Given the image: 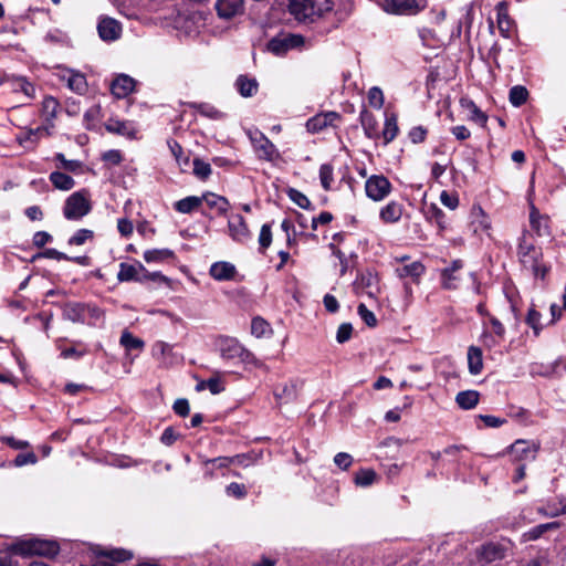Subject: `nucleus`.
Masks as SVG:
<instances>
[{"mask_svg": "<svg viewBox=\"0 0 566 566\" xmlns=\"http://www.w3.org/2000/svg\"><path fill=\"white\" fill-rule=\"evenodd\" d=\"M332 0H290L289 9L298 21H314L332 10Z\"/></svg>", "mask_w": 566, "mask_h": 566, "instance_id": "nucleus-1", "label": "nucleus"}, {"mask_svg": "<svg viewBox=\"0 0 566 566\" xmlns=\"http://www.w3.org/2000/svg\"><path fill=\"white\" fill-rule=\"evenodd\" d=\"M218 347L221 357L226 360L238 359L245 365H260L254 354L247 349L237 338L221 336L218 339Z\"/></svg>", "mask_w": 566, "mask_h": 566, "instance_id": "nucleus-2", "label": "nucleus"}, {"mask_svg": "<svg viewBox=\"0 0 566 566\" xmlns=\"http://www.w3.org/2000/svg\"><path fill=\"white\" fill-rule=\"evenodd\" d=\"M517 253L524 269L532 271L536 277H545L547 269L539 263L542 251L525 234L520 241Z\"/></svg>", "mask_w": 566, "mask_h": 566, "instance_id": "nucleus-3", "label": "nucleus"}, {"mask_svg": "<svg viewBox=\"0 0 566 566\" xmlns=\"http://www.w3.org/2000/svg\"><path fill=\"white\" fill-rule=\"evenodd\" d=\"M12 549L15 554L22 556L39 555L44 557H53L59 553L60 546L54 541L30 538L15 543L12 546Z\"/></svg>", "mask_w": 566, "mask_h": 566, "instance_id": "nucleus-4", "label": "nucleus"}, {"mask_svg": "<svg viewBox=\"0 0 566 566\" xmlns=\"http://www.w3.org/2000/svg\"><path fill=\"white\" fill-rule=\"evenodd\" d=\"M92 209L90 192L86 189L73 192L63 207V214L67 220H80Z\"/></svg>", "mask_w": 566, "mask_h": 566, "instance_id": "nucleus-5", "label": "nucleus"}, {"mask_svg": "<svg viewBox=\"0 0 566 566\" xmlns=\"http://www.w3.org/2000/svg\"><path fill=\"white\" fill-rule=\"evenodd\" d=\"M427 7L426 0H384L386 12L398 15H415Z\"/></svg>", "mask_w": 566, "mask_h": 566, "instance_id": "nucleus-6", "label": "nucleus"}, {"mask_svg": "<svg viewBox=\"0 0 566 566\" xmlns=\"http://www.w3.org/2000/svg\"><path fill=\"white\" fill-rule=\"evenodd\" d=\"M365 191L371 200L381 201L390 193L391 184L382 175H373L366 180Z\"/></svg>", "mask_w": 566, "mask_h": 566, "instance_id": "nucleus-7", "label": "nucleus"}, {"mask_svg": "<svg viewBox=\"0 0 566 566\" xmlns=\"http://www.w3.org/2000/svg\"><path fill=\"white\" fill-rule=\"evenodd\" d=\"M250 139L258 157L263 160L272 161L279 157L275 145L261 132L250 134Z\"/></svg>", "mask_w": 566, "mask_h": 566, "instance_id": "nucleus-8", "label": "nucleus"}, {"mask_svg": "<svg viewBox=\"0 0 566 566\" xmlns=\"http://www.w3.org/2000/svg\"><path fill=\"white\" fill-rule=\"evenodd\" d=\"M304 44V38L300 34H282L273 38L268 44L269 51L275 55H282L289 50L300 48Z\"/></svg>", "mask_w": 566, "mask_h": 566, "instance_id": "nucleus-9", "label": "nucleus"}, {"mask_svg": "<svg viewBox=\"0 0 566 566\" xmlns=\"http://www.w3.org/2000/svg\"><path fill=\"white\" fill-rule=\"evenodd\" d=\"M229 235L232 240L244 243L251 238V232L241 214H232L228 220Z\"/></svg>", "mask_w": 566, "mask_h": 566, "instance_id": "nucleus-10", "label": "nucleus"}, {"mask_svg": "<svg viewBox=\"0 0 566 566\" xmlns=\"http://www.w3.org/2000/svg\"><path fill=\"white\" fill-rule=\"evenodd\" d=\"M539 446L535 442L516 440L510 447V452L517 461H533L536 458Z\"/></svg>", "mask_w": 566, "mask_h": 566, "instance_id": "nucleus-11", "label": "nucleus"}, {"mask_svg": "<svg viewBox=\"0 0 566 566\" xmlns=\"http://www.w3.org/2000/svg\"><path fill=\"white\" fill-rule=\"evenodd\" d=\"M355 287L360 294L376 298L379 293L377 275L369 271L361 273L355 281Z\"/></svg>", "mask_w": 566, "mask_h": 566, "instance_id": "nucleus-12", "label": "nucleus"}, {"mask_svg": "<svg viewBox=\"0 0 566 566\" xmlns=\"http://www.w3.org/2000/svg\"><path fill=\"white\" fill-rule=\"evenodd\" d=\"M504 548L495 543H488L476 549V557L481 566H485L495 560L504 558Z\"/></svg>", "mask_w": 566, "mask_h": 566, "instance_id": "nucleus-13", "label": "nucleus"}, {"mask_svg": "<svg viewBox=\"0 0 566 566\" xmlns=\"http://www.w3.org/2000/svg\"><path fill=\"white\" fill-rule=\"evenodd\" d=\"M135 80L126 74L117 75L111 83V92L116 98H125L135 88Z\"/></svg>", "mask_w": 566, "mask_h": 566, "instance_id": "nucleus-14", "label": "nucleus"}, {"mask_svg": "<svg viewBox=\"0 0 566 566\" xmlns=\"http://www.w3.org/2000/svg\"><path fill=\"white\" fill-rule=\"evenodd\" d=\"M97 31L102 40L115 41L120 36L122 27L113 18H104L97 24Z\"/></svg>", "mask_w": 566, "mask_h": 566, "instance_id": "nucleus-15", "label": "nucleus"}, {"mask_svg": "<svg viewBox=\"0 0 566 566\" xmlns=\"http://www.w3.org/2000/svg\"><path fill=\"white\" fill-rule=\"evenodd\" d=\"M463 268L462 260L452 261L449 268L441 271V284L446 290H455L460 281L458 272Z\"/></svg>", "mask_w": 566, "mask_h": 566, "instance_id": "nucleus-16", "label": "nucleus"}, {"mask_svg": "<svg viewBox=\"0 0 566 566\" xmlns=\"http://www.w3.org/2000/svg\"><path fill=\"white\" fill-rule=\"evenodd\" d=\"M338 118L339 115L335 112L317 114L306 122V129L307 132L313 134L318 133L326 128L327 126L333 125L334 122Z\"/></svg>", "mask_w": 566, "mask_h": 566, "instance_id": "nucleus-17", "label": "nucleus"}, {"mask_svg": "<svg viewBox=\"0 0 566 566\" xmlns=\"http://www.w3.org/2000/svg\"><path fill=\"white\" fill-rule=\"evenodd\" d=\"M142 271H145V266L140 262H137L136 264H129V263L123 262L119 264L117 280L119 282H128V281L144 282V277H142Z\"/></svg>", "mask_w": 566, "mask_h": 566, "instance_id": "nucleus-18", "label": "nucleus"}, {"mask_svg": "<svg viewBox=\"0 0 566 566\" xmlns=\"http://www.w3.org/2000/svg\"><path fill=\"white\" fill-rule=\"evenodd\" d=\"M216 10L220 18L231 19L243 11V0H217Z\"/></svg>", "mask_w": 566, "mask_h": 566, "instance_id": "nucleus-19", "label": "nucleus"}, {"mask_svg": "<svg viewBox=\"0 0 566 566\" xmlns=\"http://www.w3.org/2000/svg\"><path fill=\"white\" fill-rule=\"evenodd\" d=\"M209 273L217 281H230L234 279L237 269L230 262L220 261L210 266Z\"/></svg>", "mask_w": 566, "mask_h": 566, "instance_id": "nucleus-20", "label": "nucleus"}, {"mask_svg": "<svg viewBox=\"0 0 566 566\" xmlns=\"http://www.w3.org/2000/svg\"><path fill=\"white\" fill-rule=\"evenodd\" d=\"M202 202H206L210 209L216 210L219 216H226L230 208V202L226 197L213 192L203 193Z\"/></svg>", "mask_w": 566, "mask_h": 566, "instance_id": "nucleus-21", "label": "nucleus"}, {"mask_svg": "<svg viewBox=\"0 0 566 566\" xmlns=\"http://www.w3.org/2000/svg\"><path fill=\"white\" fill-rule=\"evenodd\" d=\"M496 20L497 28L502 36L510 38L512 31V21L507 13V6L505 2L496 4Z\"/></svg>", "mask_w": 566, "mask_h": 566, "instance_id": "nucleus-22", "label": "nucleus"}, {"mask_svg": "<svg viewBox=\"0 0 566 566\" xmlns=\"http://www.w3.org/2000/svg\"><path fill=\"white\" fill-rule=\"evenodd\" d=\"M530 223L532 230L538 235L544 237L549 234L548 218L542 216L535 207H532L530 212Z\"/></svg>", "mask_w": 566, "mask_h": 566, "instance_id": "nucleus-23", "label": "nucleus"}, {"mask_svg": "<svg viewBox=\"0 0 566 566\" xmlns=\"http://www.w3.org/2000/svg\"><path fill=\"white\" fill-rule=\"evenodd\" d=\"M360 123L364 133L368 138L378 139L380 137V133L378 130V122L370 112L365 109L360 113Z\"/></svg>", "mask_w": 566, "mask_h": 566, "instance_id": "nucleus-24", "label": "nucleus"}, {"mask_svg": "<svg viewBox=\"0 0 566 566\" xmlns=\"http://www.w3.org/2000/svg\"><path fill=\"white\" fill-rule=\"evenodd\" d=\"M85 303L71 302L63 308L64 318L73 323H85Z\"/></svg>", "mask_w": 566, "mask_h": 566, "instance_id": "nucleus-25", "label": "nucleus"}, {"mask_svg": "<svg viewBox=\"0 0 566 566\" xmlns=\"http://www.w3.org/2000/svg\"><path fill=\"white\" fill-rule=\"evenodd\" d=\"M298 388L296 382L291 381L274 390V397L280 403H287L297 399Z\"/></svg>", "mask_w": 566, "mask_h": 566, "instance_id": "nucleus-26", "label": "nucleus"}, {"mask_svg": "<svg viewBox=\"0 0 566 566\" xmlns=\"http://www.w3.org/2000/svg\"><path fill=\"white\" fill-rule=\"evenodd\" d=\"M460 104L469 111V119L484 127L488 122V115L482 112L476 104L469 98H461Z\"/></svg>", "mask_w": 566, "mask_h": 566, "instance_id": "nucleus-27", "label": "nucleus"}, {"mask_svg": "<svg viewBox=\"0 0 566 566\" xmlns=\"http://www.w3.org/2000/svg\"><path fill=\"white\" fill-rule=\"evenodd\" d=\"M402 216V206L396 201H390L380 209L379 217L386 223H395Z\"/></svg>", "mask_w": 566, "mask_h": 566, "instance_id": "nucleus-28", "label": "nucleus"}, {"mask_svg": "<svg viewBox=\"0 0 566 566\" xmlns=\"http://www.w3.org/2000/svg\"><path fill=\"white\" fill-rule=\"evenodd\" d=\"M168 147L176 159V163L182 172L190 168V157L185 154L181 145L176 140H168Z\"/></svg>", "mask_w": 566, "mask_h": 566, "instance_id": "nucleus-29", "label": "nucleus"}, {"mask_svg": "<svg viewBox=\"0 0 566 566\" xmlns=\"http://www.w3.org/2000/svg\"><path fill=\"white\" fill-rule=\"evenodd\" d=\"M480 400V394L476 390L460 391L455 396V402L463 410L473 409Z\"/></svg>", "mask_w": 566, "mask_h": 566, "instance_id": "nucleus-30", "label": "nucleus"}, {"mask_svg": "<svg viewBox=\"0 0 566 566\" xmlns=\"http://www.w3.org/2000/svg\"><path fill=\"white\" fill-rule=\"evenodd\" d=\"M172 348V345L158 340L153 345L151 353L155 358L161 360L164 364H171L174 360Z\"/></svg>", "mask_w": 566, "mask_h": 566, "instance_id": "nucleus-31", "label": "nucleus"}, {"mask_svg": "<svg viewBox=\"0 0 566 566\" xmlns=\"http://www.w3.org/2000/svg\"><path fill=\"white\" fill-rule=\"evenodd\" d=\"M468 368L471 375H478L483 369L482 350L476 346H470L468 349Z\"/></svg>", "mask_w": 566, "mask_h": 566, "instance_id": "nucleus-32", "label": "nucleus"}, {"mask_svg": "<svg viewBox=\"0 0 566 566\" xmlns=\"http://www.w3.org/2000/svg\"><path fill=\"white\" fill-rule=\"evenodd\" d=\"M559 526L560 525L558 522H549V523L539 524V525L532 527L527 532H525L522 535V538L524 542L536 541V539L541 538L546 532L552 531V530H557Z\"/></svg>", "mask_w": 566, "mask_h": 566, "instance_id": "nucleus-33", "label": "nucleus"}, {"mask_svg": "<svg viewBox=\"0 0 566 566\" xmlns=\"http://www.w3.org/2000/svg\"><path fill=\"white\" fill-rule=\"evenodd\" d=\"M258 82L255 78H250L245 75H240L235 81V87L241 96L251 97L258 91Z\"/></svg>", "mask_w": 566, "mask_h": 566, "instance_id": "nucleus-34", "label": "nucleus"}, {"mask_svg": "<svg viewBox=\"0 0 566 566\" xmlns=\"http://www.w3.org/2000/svg\"><path fill=\"white\" fill-rule=\"evenodd\" d=\"M202 205V196H188L184 199H180L174 203V208L176 211L180 213H191L192 211L199 209Z\"/></svg>", "mask_w": 566, "mask_h": 566, "instance_id": "nucleus-35", "label": "nucleus"}, {"mask_svg": "<svg viewBox=\"0 0 566 566\" xmlns=\"http://www.w3.org/2000/svg\"><path fill=\"white\" fill-rule=\"evenodd\" d=\"M396 273L401 279L411 277L413 280H418L424 273V266L422 263L415 261L397 268Z\"/></svg>", "mask_w": 566, "mask_h": 566, "instance_id": "nucleus-36", "label": "nucleus"}, {"mask_svg": "<svg viewBox=\"0 0 566 566\" xmlns=\"http://www.w3.org/2000/svg\"><path fill=\"white\" fill-rule=\"evenodd\" d=\"M398 132L397 116L395 114L387 115L384 129L380 134L384 139V145L391 143L396 138Z\"/></svg>", "mask_w": 566, "mask_h": 566, "instance_id": "nucleus-37", "label": "nucleus"}, {"mask_svg": "<svg viewBox=\"0 0 566 566\" xmlns=\"http://www.w3.org/2000/svg\"><path fill=\"white\" fill-rule=\"evenodd\" d=\"M49 179L59 190L67 191L71 190L75 185V181L71 176L61 171L51 172Z\"/></svg>", "mask_w": 566, "mask_h": 566, "instance_id": "nucleus-38", "label": "nucleus"}, {"mask_svg": "<svg viewBox=\"0 0 566 566\" xmlns=\"http://www.w3.org/2000/svg\"><path fill=\"white\" fill-rule=\"evenodd\" d=\"M60 108L59 101L53 96H45L42 102V116L45 122H53Z\"/></svg>", "mask_w": 566, "mask_h": 566, "instance_id": "nucleus-39", "label": "nucleus"}, {"mask_svg": "<svg viewBox=\"0 0 566 566\" xmlns=\"http://www.w3.org/2000/svg\"><path fill=\"white\" fill-rule=\"evenodd\" d=\"M174 258V252L169 249H153L144 252V260L147 263L164 262Z\"/></svg>", "mask_w": 566, "mask_h": 566, "instance_id": "nucleus-40", "label": "nucleus"}, {"mask_svg": "<svg viewBox=\"0 0 566 566\" xmlns=\"http://www.w3.org/2000/svg\"><path fill=\"white\" fill-rule=\"evenodd\" d=\"M67 86L77 94H83L87 90V82L83 74L71 72L67 77Z\"/></svg>", "mask_w": 566, "mask_h": 566, "instance_id": "nucleus-41", "label": "nucleus"}, {"mask_svg": "<svg viewBox=\"0 0 566 566\" xmlns=\"http://www.w3.org/2000/svg\"><path fill=\"white\" fill-rule=\"evenodd\" d=\"M104 321L103 311L93 304L85 305V323L91 326H96Z\"/></svg>", "mask_w": 566, "mask_h": 566, "instance_id": "nucleus-42", "label": "nucleus"}, {"mask_svg": "<svg viewBox=\"0 0 566 566\" xmlns=\"http://www.w3.org/2000/svg\"><path fill=\"white\" fill-rule=\"evenodd\" d=\"M528 97L527 90L522 85H515L510 90L509 99L515 107L522 106Z\"/></svg>", "mask_w": 566, "mask_h": 566, "instance_id": "nucleus-43", "label": "nucleus"}, {"mask_svg": "<svg viewBox=\"0 0 566 566\" xmlns=\"http://www.w3.org/2000/svg\"><path fill=\"white\" fill-rule=\"evenodd\" d=\"M377 478V474L371 469H360L356 474L354 482L357 486L366 488L371 485Z\"/></svg>", "mask_w": 566, "mask_h": 566, "instance_id": "nucleus-44", "label": "nucleus"}, {"mask_svg": "<svg viewBox=\"0 0 566 566\" xmlns=\"http://www.w3.org/2000/svg\"><path fill=\"white\" fill-rule=\"evenodd\" d=\"M13 88L17 92H22L28 98L35 97V87L25 77L13 78Z\"/></svg>", "mask_w": 566, "mask_h": 566, "instance_id": "nucleus-45", "label": "nucleus"}, {"mask_svg": "<svg viewBox=\"0 0 566 566\" xmlns=\"http://www.w3.org/2000/svg\"><path fill=\"white\" fill-rule=\"evenodd\" d=\"M119 343L122 346H124L128 350H133V349L142 350L145 345L140 338L135 337L132 333H129L127 331L123 332Z\"/></svg>", "mask_w": 566, "mask_h": 566, "instance_id": "nucleus-46", "label": "nucleus"}, {"mask_svg": "<svg viewBox=\"0 0 566 566\" xmlns=\"http://www.w3.org/2000/svg\"><path fill=\"white\" fill-rule=\"evenodd\" d=\"M211 166L209 163L200 159V158H195L193 161H192V172L193 175L201 179V180H206L210 175H211Z\"/></svg>", "mask_w": 566, "mask_h": 566, "instance_id": "nucleus-47", "label": "nucleus"}, {"mask_svg": "<svg viewBox=\"0 0 566 566\" xmlns=\"http://www.w3.org/2000/svg\"><path fill=\"white\" fill-rule=\"evenodd\" d=\"M101 556L111 558L113 562H125L133 558V553L123 548H115L99 553Z\"/></svg>", "mask_w": 566, "mask_h": 566, "instance_id": "nucleus-48", "label": "nucleus"}, {"mask_svg": "<svg viewBox=\"0 0 566 566\" xmlns=\"http://www.w3.org/2000/svg\"><path fill=\"white\" fill-rule=\"evenodd\" d=\"M333 172H334L333 166L329 164H323L319 168V179H321L322 187L325 190H329L332 187V182L334 180Z\"/></svg>", "mask_w": 566, "mask_h": 566, "instance_id": "nucleus-49", "label": "nucleus"}, {"mask_svg": "<svg viewBox=\"0 0 566 566\" xmlns=\"http://www.w3.org/2000/svg\"><path fill=\"white\" fill-rule=\"evenodd\" d=\"M268 332H270V325L269 323L261 318V317H254L251 322V333L255 337L260 338L263 337Z\"/></svg>", "mask_w": 566, "mask_h": 566, "instance_id": "nucleus-50", "label": "nucleus"}, {"mask_svg": "<svg viewBox=\"0 0 566 566\" xmlns=\"http://www.w3.org/2000/svg\"><path fill=\"white\" fill-rule=\"evenodd\" d=\"M193 107L199 114L212 119H220L223 116L219 109L206 103L196 104Z\"/></svg>", "mask_w": 566, "mask_h": 566, "instance_id": "nucleus-51", "label": "nucleus"}, {"mask_svg": "<svg viewBox=\"0 0 566 566\" xmlns=\"http://www.w3.org/2000/svg\"><path fill=\"white\" fill-rule=\"evenodd\" d=\"M93 238V231L88 229L77 230L67 241L70 245H82Z\"/></svg>", "mask_w": 566, "mask_h": 566, "instance_id": "nucleus-52", "label": "nucleus"}, {"mask_svg": "<svg viewBox=\"0 0 566 566\" xmlns=\"http://www.w3.org/2000/svg\"><path fill=\"white\" fill-rule=\"evenodd\" d=\"M541 317H542V315L539 312H537L534 308H530L527 316H526V323H527V325H530L533 328L535 336H538L539 332L543 328V326L539 323Z\"/></svg>", "mask_w": 566, "mask_h": 566, "instance_id": "nucleus-53", "label": "nucleus"}, {"mask_svg": "<svg viewBox=\"0 0 566 566\" xmlns=\"http://www.w3.org/2000/svg\"><path fill=\"white\" fill-rule=\"evenodd\" d=\"M289 198L295 205H297L298 207H301L303 209H311L312 208V203H311L310 199L304 193H302L301 191H298L296 189H290Z\"/></svg>", "mask_w": 566, "mask_h": 566, "instance_id": "nucleus-54", "label": "nucleus"}, {"mask_svg": "<svg viewBox=\"0 0 566 566\" xmlns=\"http://www.w3.org/2000/svg\"><path fill=\"white\" fill-rule=\"evenodd\" d=\"M368 102L371 107L380 109L384 105L382 91L377 86L371 87L368 92Z\"/></svg>", "mask_w": 566, "mask_h": 566, "instance_id": "nucleus-55", "label": "nucleus"}, {"mask_svg": "<svg viewBox=\"0 0 566 566\" xmlns=\"http://www.w3.org/2000/svg\"><path fill=\"white\" fill-rule=\"evenodd\" d=\"M357 312L367 326L375 327L377 325V318L375 314L369 311L365 304L360 303L357 307Z\"/></svg>", "mask_w": 566, "mask_h": 566, "instance_id": "nucleus-56", "label": "nucleus"}, {"mask_svg": "<svg viewBox=\"0 0 566 566\" xmlns=\"http://www.w3.org/2000/svg\"><path fill=\"white\" fill-rule=\"evenodd\" d=\"M271 242H272L271 226L265 223L262 226L260 235H259L260 250L264 251L265 249H268L270 247Z\"/></svg>", "mask_w": 566, "mask_h": 566, "instance_id": "nucleus-57", "label": "nucleus"}, {"mask_svg": "<svg viewBox=\"0 0 566 566\" xmlns=\"http://www.w3.org/2000/svg\"><path fill=\"white\" fill-rule=\"evenodd\" d=\"M55 160L61 164V167L67 171L74 172L81 167V163L78 160H69L62 153L55 154Z\"/></svg>", "mask_w": 566, "mask_h": 566, "instance_id": "nucleus-58", "label": "nucleus"}, {"mask_svg": "<svg viewBox=\"0 0 566 566\" xmlns=\"http://www.w3.org/2000/svg\"><path fill=\"white\" fill-rule=\"evenodd\" d=\"M226 492L229 496H233L235 499H242L247 495L245 486L243 484H239L237 482L230 483L227 486Z\"/></svg>", "mask_w": 566, "mask_h": 566, "instance_id": "nucleus-59", "label": "nucleus"}, {"mask_svg": "<svg viewBox=\"0 0 566 566\" xmlns=\"http://www.w3.org/2000/svg\"><path fill=\"white\" fill-rule=\"evenodd\" d=\"M353 327L349 323H343L339 325L336 333V340L339 344L347 342L352 337Z\"/></svg>", "mask_w": 566, "mask_h": 566, "instance_id": "nucleus-60", "label": "nucleus"}, {"mask_svg": "<svg viewBox=\"0 0 566 566\" xmlns=\"http://www.w3.org/2000/svg\"><path fill=\"white\" fill-rule=\"evenodd\" d=\"M36 462L38 457L33 452L19 453L14 459V465L19 468L27 464H35Z\"/></svg>", "mask_w": 566, "mask_h": 566, "instance_id": "nucleus-61", "label": "nucleus"}, {"mask_svg": "<svg viewBox=\"0 0 566 566\" xmlns=\"http://www.w3.org/2000/svg\"><path fill=\"white\" fill-rule=\"evenodd\" d=\"M334 463L342 470H347L353 463V457L346 452H339L334 457Z\"/></svg>", "mask_w": 566, "mask_h": 566, "instance_id": "nucleus-62", "label": "nucleus"}, {"mask_svg": "<svg viewBox=\"0 0 566 566\" xmlns=\"http://www.w3.org/2000/svg\"><path fill=\"white\" fill-rule=\"evenodd\" d=\"M99 116V106H92L88 108L84 114V120L86 128L91 129L94 125L96 119Z\"/></svg>", "mask_w": 566, "mask_h": 566, "instance_id": "nucleus-63", "label": "nucleus"}, {"mask_svg": "<svg viewBox=\"0 0 566 566\" xmlns=\"http://www.w3.org/2000/svg\"><path fill=\"white\" fill-rule=\"evenodd\" d=\"M172 409L180 417H186L190 412L189 402L187 399L184 398L177 399L174 402Z\"/></svg>", "mask_w": 566, "mask_h": 566, "instance_id": "nucleus-64", "label": "nucleus"}]
</instances>
